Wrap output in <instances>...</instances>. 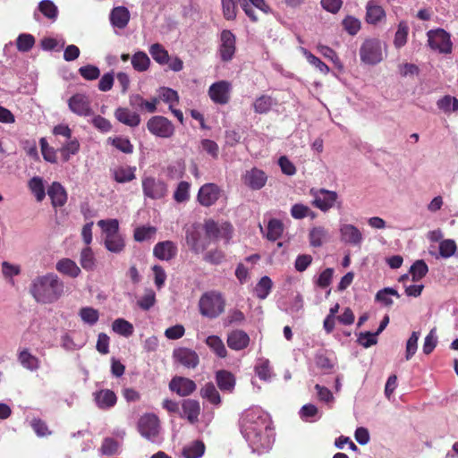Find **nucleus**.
<instances>
[{
    "label": "nucleus",
    "instance_id": "1",
    "mask_svg": "<svg viewBox=\"0 0 458 458\" xmlns=\"http://www.w3.org/2000/svg\"><path fill=\"white\" fill-rule=\"evenodd\" d=\"M30 293L37 302L51 304L64 293V283L55 273L36 276L30 286Z\"/></svg>",
    "mask_w": 458,
    "mask_h": 458
},
{
    "label": "nucleus",
    "instance_id": "2",
    "mask_svg": "<svg viewBox=\"0 0 458 458\" xmlns=\"http://www.w3.org/2000/svg\"><path fill=\"white\" fill-rule=\"evenodd\" d=\"M241 431L250 442L255 443L267 428V418L259 408L246 410L241 418Z\"/></svg>",
    "mask_w": 458,
    "mask_h": 458
},
{
    "label": "nucleus",
    "instance_id": "3",
    "mask_svg": "<svg viewBox=\"0 0 458 458\" xmlns=\"http://www.w3.org/2000/svg\"><path fill=\"white\" fill-rule=\"evenodd\" d=\"M199 308L202 316L216 318L225 311V300L219 292H206L199 301Z\"/></svg>",
    "mask_w": 458,
    "mask_h": 458
},
{
    "label": "nucleus",
    "instance_id": "4",
    "mask_svg": "<svg viewBox=\"0 0 458 458\" xmlns=\"http://www.w3.org/2000/svg\"><path fill=\"white\" fill-rule=\"evenodd\" d=\"M360 60L367 64H377L383 59L382 47L376 38L366 39L360 48Z\"/></svg>",
    "mask_w": 458,
    "mask_h": 458
},
{
    "label": "nucleus",
    "instance_id": "5",
    "mask_svg": "<svg viewBox=\"0 0 458 458\" xmlns=\"http://www.w3.org/2000/svg\"><path fill=\"white\" fill-rule=\"evenodd\" d=\"M205 231V240L211 242H216L219 239H225L226 242L232 237V226L229 224H225L219 226L216 222L212 219L206 220L203 225Z\"/></svg>",
    "mask_w": 458,
    "mask_h": 458
},
{
    "label": "nucleus",
    "instance_id": "6",
    "mask_svg": "<svg viewBox=\"0 0 458 458\" xmlns=\"http://www.w3.org/2000/svg\"><path fill=\"white\" fill-rule=\"evenodd\" d=\"M148 131L159 138H171L174 134V126L166 117L162 115L152 116L147 122Z\"/></svg>",
    "mask_w": 458,
    "mask_h": 458
},
{
    "label": "nucleus",
    "instance_id": "7",
    "mask_svg": "<svg viewBox=\"0 0 458 458\" xmlns=\"http://www.w3.org/2000/svg\"><path fill=\"white\" fill-rule=\"evenodd\" d=\"M70 111L79 116H90L93 114L89 97L83 93H76L68 99Z\"/></svg>",
    "mask_w": 458,
    "mask_h": 458
},
{
    "label": "nucleus",
    "instance_id": "8",
    "mask_svg": "<svg viewBox=\"0 0 458 458\" xmlns=\"http://www.w3.org/2000/svg\"><path fill=\"white\" fill-rule=\"evenodd\" d=\"M428 45L440 53L448 54L452 51V42L450 35L443 29L429 30L428 32Z\"/></svg>",
    "mask_w": 458,
    "mask_h": 458
},
{
    "label": "nucleus",
    "instance_id": "9",
    "mask_svg": "<svg viewBox=\"0 0 458 458\" xmlns=\"http://www.w3.org/2000/svg\"><path fill=\"white\" fill-rule=\"evenodd\" d=\"M200 228L201 225L199 224H193L186 229V242L195 253L202 252L209 246V242H207L205 238H201Z\"/></svg>",
    "mask_w": 458,
    "mask_h": 458
},
{
    "label": "nucleus",
    "instance_id": "10",
    "mask_svg": "<svg viewBox=\"0 0 458 458\" xmlns=\"http://www.w3.org/2000/svg\"><path fill=\"white\" fill-rule=\"evenodd\" d=\"M236 50V38L229 30H224L220 34V45L218 48L220 58L223 62L233 59Z\"/></svg>",
    "mask_w": 458,
    "mask_h": 458
},
{
    "label": "nucleus",
    "instance_id": "11",
    "mask_svg": "<svg viewBox=\"0 0 458 458\" xmlns=\"http://www.w3.org/2000/svg\"><path fill=\"white\" fill-rule=\"evenodd\" d=\"M142 190L146 197L158 199L166 195L167 186L162 180L154 177H145L142 179Z\"/></svg>",
    "mask_w": 458,
    "mask_h": 458
},
{
    "label": "nucleus",
    "instance_id": "12",
    "mask_svg": "<svg viewBox=\"0 0 458 458\" xmlns=\"http://www.w3.org/2000/svg\"><path fill=\"white\" fill-rule=\"evenodd\" d=\"M140 435L149 440H154L159 433V420L155 414H145L138 422Z\"/></svg>",
    "mask_w": 458,
    "mask_h": 458
},
{
    "label": "nucleus",
    "instance_id": "13",
    "mask_svg": "<svg viewBox=\"0 0 458 458\" xmlns=\"http://www.w3.org/2000/svg\"><path fill=\"white\" fill-rule=\"evenodd\" d=\"M232 85L227 81H219L213 83L208 89L210 99L218 105H226L230 101Z\"/></svg>",
    "mask_w": 458,
    "mask_h": 458
},
{
    "label": "nucleus",
    "instance_id": "14",
    "mask_svg": "<svg viewBox=\"0 0 458 458\" xmlns=\"http://www.w3.org/2000/svg\"><path fill=\"white\" fill-rule=\"evenodd\" d=\"M173 359L174 362L187 369H195L199 364V354L194 350L187 347L175 348L173 351Z\"/></svg>",
    "mask_w": 458,
    "mask_h": 458
},
{
    "label": "nucleus",
    "instance_id": "15",
    "mask_svg": "<svg viewBox=\"0 0 458 458\" xmlns=\"http://www.w3.org/2000/svg\"><path fill=\"white\" fill-rule=\"evenodd\" d=\"M341 205L342 201L339 199V195L336 191L324 188L317 190V208L323 212H327L335 207L340 208Z\"/></svg>",
    "mask_w": 458,
    "mask_h": 458
},
{
    "label": "nucleus",
    "instance_id": "16",
    "mask_svg": "<svg viewBox=\"0 0 458 458\" xmlns=\"http://www.w3.org/2000/svg\"><path fill=\"white\" fill-rule=\"evenodd\" d=\"M221 196V190L216 183L203 184L198 192L197 200L203 207L214 205Z\"/></svg>",
    "mask_w": 458,
    "mask_h": 458
},
{
    "label": "nucleus",
    "instance_id": "17",
    "mask_svg": "<svg viewBox=\"0 0 458 458\" xmlns=\"http://www.w3.org/2000/svg\"><path fill=\"white\" fill-rule=\"evenodd\" d=\"M169 388L179 396L185 397L196 391L197 385L188 377L176 376L170 381Z\"/></svg>",
    "mask_w": 458,
    "mask_h": 458
},
{
    "label": "nucleus",
    "instance_id": "18",
    "mask_svg": "<svg viewBox=\"0 0 458 458\" xmlns=\"http://www.w3.org/2000/svg\"><path fill=\"white\" fill-rule=\"evenodd\" d=\"M267 176L266 173L257 167H253L250 170L246 171L242 176L243 183L250 188L251 190H260L266 185Z\"/></svg>",
    "mask_w": 458,
    "mask_h": 458
},
{
    "label": "nucleus",
    "instance_id": "19",
    "mask_svg": "<svg viewBox=\"0 0 458 458\" xmlns=\"http://www.w3.org/2000/svg\"><path fill=\"white\" fill-rule=\"evenodd\" d=\"M177 246L172 241L159 242L153 248V255L160 260L169 261L177 255Z\"/></svg>",
    "mask_w": 458,
    "mask_h": 458
},
{
    "label": "nucleus",
    "instance_id": "20",
    "mask_svg": "<svg viewBox=\"0 0 458 458\" xmlns=\"http://www.w3.org/2000/svg\"><path fill=\"white\" fill-rule=\"evenodd\" d=\"M250 341V336L245 331L236 329L228 334L226 342L230 349L242 351L249 346Z\"/></svg>",
    "mask_w": 458,
    "mask_h": 458
},
{
    "label": "nucleus",
    "instance_id": "21",
    "mask_svg": "<svg viewBox=\"0 0 458 458\" xmlns=\"http://www.w3.org/2000/svg\"><path fill=\"white\" fill-rule=\"evenodd\" d=\"M182 412L181 413V417L187 419L191 424H194L199 420L200 414V404L199 401L184 399L182 402Z\"/></svg>",
    "mask_w": 458,
    "mask_h": 458
},
{
    "label": "nucleus",
    "instance_id": "22",
    "mask_svg": "<svg viewBox=\"0 0 458 458\" xmlns=\"http://www.w3.org/2000/svg\"><path fill=\"white\" fill-rule=\"evenodd\" d=\"M114 117L121 123L131 128L139 126L141 121L140 114L136 112H132L128 107L116 108Z\"/></svg>",
    "mask_w": 458,
    "mask_h": 458
},
{
    "label": "nucleus",
    "instance_id": "23",
    "mask_svg": "<svg viewBox=\"0 0 458 458\" xmlns=\"http://www.w3.org/2000/svg\"><path fill=\"white\" fill-rule=\"evenodd\" d=\"M342 241L353 246L360 245L363 240L360 231L351 224H344L340 227Z\"/></svg>",
    "mask_w": 458,
    "mask_h": 458
},
{
    "label": "nucleus",
    "instance_id": "24",
    "mask_svg": "<svg viewBox=\"0 0 458 458\" xmlns=\"http://www.w3.org/2000/svg\"><path fill=\"white\" fill-rule=\"evenodd\" d=\"M47 194L55 208H61L64 206L67 201V192L64 186L58 182H52L48 187Z\"/></svg>",
    "mask_w": 458,
    "mask_h": 458
},
{
    "label": "nucleus",
    "instance_id": "25",
    "mask_svg": "<svg viewBox=\"0 0 458 458\" xmlns=\"http://www.w3.org/2000/svg\"><path fill=\"white\" fill-rule=\"evenodd\" d=\"M55 269L60 274L72 278L78 277L81 273V270L76 262L68 258L59 259L55 264Z\"/></svg>",
    "mask_w": 458,
    "mask_h": 458
},
{
    "label": "nucleus",
    "instance_id": "26",
    "mask_svg": "<svg viewBox=\"0 0 458 458\" xmlns=\"http://www.w3.org/2000/svg\"><path fill=\"white\" fill-rule=\"evenodd\" d=\"M17 360L24 369L30 371H36L40 368L39 359L27 348L19 351Z\"/></svg>",
    "mask_w": 458,
    "mask_h": 458
},
{
    "label": "nucleus",
    "instance_id": "27",
    "mask_svg": "<svg viewBox=\"0 0 458 458\" xmlns=\"http://www.w3.org/2000/svg\"><path fill=\"white\" fill-rule=\"evenodd\" d=\"M130 12L124 6L114 7L110 13V21L114 27L124 29L130 21Z\"/></svg>",
    "mask_w": 458,
    "mask_h": 458
},
{
    "label": "nucleus",
    "instance_id": "28",
    "mask_svg": "<svg viewBox=\"0 0 458 458\" xmlns=\"http://www.w3.org/2000/svg\"><path fill=\"white\" fill-rule=\"evenodd\" d=\"M365 19L369 24L377 25L386 19V12L382 6L369 1L366 5Z\"/></svg>",
    "mask_w": 458,
    "mask_h": 458
},
{
    "label": "nucleus",
    "instance_id": "29",
    "mask_svg": "<svg viewBox=\"0 0 458 458\" xmlns=\"http://www.w3.org/2000/svg\"><path fill=\"white\" fill-rule=\"evenodd\" d=\"M95 402L98 408L105 410L114 407L117 397L114 391L103 389L95 393Z\"/></svg>",
    "mask_w": 458,
    "mask_h": 458
},
{
    "label": "nucleus",
    "instance_id": "30",
    "mask_svg": "<svg viewBox=\"0 0 458 458\" xmlns=\"http://www.w3.org/2000/svg\"><path fill=\"white\" fill-rule=\"evenodd\" d=\"M216 381L221 391L232 393L234 389L235 377L227 370H218L216 373Z\"/></svg>",
    "mask_w": 458,
    "mask_h": 458
},
{
    "label": "nucleus",
    "instance_id": "31",
    "mask_svg": "<svg viewBox=\"0 0 458 458\" xmlns=\"http://www.w3.org/2000/svg\"><path fill=\"white\" fill-rule=\"evenodd\" d=\"M136 167L130 165H120L112 170L114 180L118 183H125L136 178Z\"/></svg>",
    "mask_w": 458,
    "mask_h": 458
},
{
    "label": "nucleus",
    "instance_id": "32",
    "mask_svg": "<svg viewBox=\"0 0 458 458\" xmlns=\"http://www.w3.org/2000/svg\"><path fill=\"white\" fill-rule=\"evenodd\" d=\"M199 394L203 399H207L213 405L217 406L221 403L220 394L212 382L205 384Z\"/></svg>",
    "mask_w": 458,
    "mask_h": 458
},
{
    "label": "nucleus",
    "instance_id": "33",
    "mask_svg": "<svg viewBox=\"0 0 458 458\" xmlns=\"http://www.w3.org/2000/svg\"><path fill=\"white\" fill-rule=\"evenodd\" d=\"M104 244L106 250L113 253H121L125 248L124 238L120 233L104 238Z\"/></svg>",
    "mask_w": 458,
    "mask_h": 458
},
{
    "label": "nucleus",
    "instance_id": "34",
    "mask_svg": "<svg viewBox=\"0 0 458 458\" xmlns=\"http://www.w3.org/2000/svg\"><path fill=\"white\" fill-rule=\"evenodd\" d=\"M28 187L32 194L35 196L37 201L41 202L46 197L45 186L43 179L39 176L32 177L29 182Z\"/></svg>",
    "mask_w": 458,
    "mask_h": 458
},
{
    "label": "nucleus",
    "instance_id": "35",
    "mask_svg": "<svg viewBox=\"0 0 458 458\" xmlns=\"http://www.w3.org/2000/svg\"><path fill=\"white\" fill-rule=\"evenodd\" d=\"M273 287V282L269 276H264L260 278L254 288V293L257 298L264 300L270 293Z\"/></svg>",
    "mask_w": 458,
    "mask_h": 458
},
{
    "label": "nucleus",
    "instance_id": "36",
    "mask_svg": "<svg viewBox=\"0 0 458 458\" xmlns=\"http://www.w3.org/2000/svg\"><path fill=\"white\" fill-rule=\"evenodd\" d=\"M205 452V445L202 441L196 440L182 449V455L185 458H199Z\"/></svg>",
    "mask_w": 458,
    "mask_h": 458
},
{
    "label": "nucleus",
    "instance_id": "37",
    "mask_svg": "<svg viewBox=\"0 0 458 458\" xmlns=\"http://www.w3.org/2000/svg\"><path fill=\"white\" fill-rule=\"evenodd\" d=\"M205 343L219 358L226 357L227 351L219 336L209 335L206 338Z\"/></svg>",
    "mask_w": 458,
    "mask_h": 458
},
{
    "label": "nucleus",
    "instance_id": "38",
    "mask_svg": "<svg viewBox=\"0 0 458 458\" xmlns=\"http://www.w3.org/2000/svg\"><path fill=\"white\" fill-rule=\"evenodd\" d=\"M80 264L83 269L92 271L96 267V259L90 247H85L81 250L80 255Z\"/></svg>",
    "mask_w": 458,
    "mask_h": 458
},
{
    "label": "nucleus",
    "instance_id": "39",
    "mask_svg": "<svg viewBox=\"0 0 458 458\" xmlns=\"http://www.w3.org/2000/svg\"><path fill=\"white\" fill-rule=\"evenodd\" d=\"M149 54L151 55L152 58L159 64H166L169 62L168 52L159 43L151 45L149 47Z\"/></svg>",
    "mask_w": 458,
    "mask_h": 458
},
{
    "label": "nucleus",
    "instance_id": "40",
    "mask_svg": "<svg viewBox=\"0 0 458 458\" xmlns=\"http://www.w3.org/2000/svg\"><path fill=\"white\" fill-rule=\"evenodd\" d=\"M120 443L113 437L103 439L99 452L106 456H113L119 453Z\"/></svg>",
    "mask_w": 458,
    "mask_h": 458
},
{
    "label": "nucleus",
    "instance_id": "41",
    "mask_svg": "<svg viewBox=\"0 0 458 458\" xmlns=\"http://www.w3.org/2000/svg\"><path fill=\"white\" fill-rule=\"evenodd\" d=\"M150 60L145 52L139 51L131 57V65L137 72H145L148 69Z\"/></svg>",
    "mask_w": 458,
    "mask_h": 458
},
{
    "label": "nucleus",
    "instance_id": "42",
    "mask_svg": "<svg viewBox=\"0 0 458 458\" xmlns=\"http://www.w3.org/2000/svg\"><path fill=\"white\" fill-rule=\"evenodd\" d=\"M112 329L125 337H129L133 334V326L124 318H117L112 324Z\"/></svg>",
    "mask_w": 458,
    "mask_h": 458
},
{
    "label": "nucleus",
    "instance_id": "43",
    "mask_svg": "<svg viewBox=\"0 0 458 458\" xmlns=\"http://www.w3.org/2000/svg\"><path fill=\"white\" fill-rule=\"evenodd\" d=\"M284 231V225L278 219H271L267 225V238L271 242L279 239Z\"/></svg>",
    "mask_w": 458,
    "mask_h": 458
},
{
    "label": "nucleus",
    "instance_id": "44",
    "mask_svg": "<svg viewBox=\"0 0 458 458\" xmlns=\"http://www.w3.org/2000/svg\"><path fill=\"white\" fill-rule=\"evenodd\" d=\"M39 12L47 19L55 21L58 16L56 5L50 0H42L38 4Z\"/></svg>",
    "mask_w": 458,
    "mask_h": 458
},
{
    "label": "nucleus",
    "instance_id": "45",
    "mask_svg": "<svg viewBox=\"0 0 458 458\" xmlns=\"http://www.w3.org/2000/svg\"><path fill=\"white\" fill-rule=\"evenodd\" d=\"M98 225L102 228L105 238L119 234V223L117 219L99 220Z\"/></svg>",
    "mask_w": 458,
    "mask_h": 458
},
{
    "label": "nucleus",
    "instance_id": "46",
    "mask_svg": "<svg viewBox=\"0 0 458 458\" xmlns=\"http://www.w3.org/2000/svg\"><path fill=\"white\" fill-rule=\"evenodd\" d=\"M428 272V265L422 259L416 260L410 267V273L411 274L413 282L422 279Z\"/></svg>",
    "mask_w": 458,
    "mask_h": 458
},
{
    "label": "nucleus",
    "instance_id": "47",
    "mask_svg": "<svg viewBox=\"0 0 458 458\" xmlns=\"http://www.w3.org/2000/svg\"><path fill=\"white\" fill-rule=\"evenodd\" d=\"M390 296H395L397 298L400 297V294L396 290L391 287H386L382 290H379L376 294V301L381 302L385 306H391L393 304V300Z\"/></svg>",
    "mask_w": 458,
    "mask_h": 458
},
{
    "label": "nucleus",
    "instance_id": "48",
    "mask_svg": "<svg viewBox=\"0 0 458 458\" xmlns=\"http://www.w3.org/2000/svg\"><path fill=\"white\" fill-rule=\"evenodd\" d=\"M409 27L405 21H400L397 31L394 35V45L396 48H401L407 42Z\"/></svg>",
    "mask_w": 458,
    "mask_h": 458
},
{
    "label": "nucleus",
    "instance_id": "49",
    "mask_svg": "<svg viewBox=\"0 0 458 458\" xmlns=\"http://www.w3.org/2000/svg\"><path fill=\"white\" fill-rule=\"evenodd\" d=\"M35 45V38L31 34H20L16 39V47L20 52H28Z\"/></svg>",
    "mask_w": 458,
    "mask_h": 458
},
{
    "label": "nucleus",
    "instance_id": "50",
    "mask_svg": "<svg viewBox=\"0 0 458 458\" xmlns=\"http://www.w3.org/2000/svg\"><path fill=\"white\" fill-rule=\"evenodd\" d=\"M156 293L150 289H145L143 296L137 301L138 306L143 310H150L156 304Z\"/></svg>",
    "mask_w": 458,
    "mask_h": 458
},
{
    "label": "nucleus",
    "instance_id": "51",
    "mask_svg": "<svg viewBox=\"0 0 458 458\" xmlns=\"http://www.w3.org/2000/svg\"><path fill=\"white\" fill-rule=\"evenodd\" d=\"M191 184L188 182L182 181L178 183L177 188L174 193V199L178 203H182L190 199Z\"/></svg>",
    "mask_w": 458,
    "mask_h": 458
},
{
    "label": "nucleus",
    "instance_id": "52",
    "mask_svg": "<svg viewBox=\"0 0 458 458\" xmlns=\"http://www.w3.org/2000/svg\"><path fill=\"white\" fill-rule=\"evenodd\" d=\"M273 106V98L267 95H262L258 98L254 104V111L258 114H266L267 113Z\"/></svg>",
    "mask_w": 458,
    "mask_h": 458
},
{
    "label": "nucleus",
    "instance_id": "53",
    "mask_svg": "<svg viewBox=\"0 0 458 458\" xmlns=\"http://www.w3.org/2000/svg\"><path fill=\"white\" fill-rule=\"evenodd\" d=\"M344 30L350 35H356L360 30V21L354 16L348 15L342 21Z\"/></svg>",
    "mask_w": 458,
    "mask_h": 458
},
{
    "label": "nucleus",
    "instance_id": "54",
    "mask_svg": "<svg viewBox=\"0 0 458 458\" xmlns=\"http://www.w3.org/2000/svg\"><path fill=\"white\" fill-rule=\"evenodd\" d=\"M457 250L456 243L454 240H443L439 243V255L444 259H448L455 254Z\"/></svg>",
    "mask_w": 458,
    "mask_h": 458
},
{
    "label": "nucleus",
    "instance_id": "55",
    "mask_svg": "<svg viewBox=\"0 0 458 458\" xmlns=\"http://www.w3.org/2000/svg\"><path fill=\"white\" fill-rule=\"evenodd\" d=\"M156 232L154 226H140L134 230L133 237L136 242H141L152 238Z\"/></svg>",
    "mask_w": 458,
    "mask_h": 458
},
{
    "label": "nucleus",
    "instance_id": "56",
    "mask_svg": "<svg viewBox=\"0 0 458 458\" xmlns=\"http://www.w3.org/2000/svg\"><path fill=\"white\" fill-rule=\"evenodd\" d=\"M109 140H111V143L114 148L123 153L131 154L133 152V145L131 143L129 139L117 136L113 139L109 138Z\"/></svg>",
    "mask_w": 458,
    "mask_h": 458
},
{
    "label": "nucleus",
    "instance_id": "57",
    "mask_svg": "<svg viewBox=\"0 0 458 458\" xmlns=\"http://www.w3.org/2000/svg\"><path fill=\"white\" fill-rule=\"evenodd\" d=\"M80 317L83 322L92 326L98 322L99 314L98 310L85 307L81 309Z\"/></svg>",
    "mask_w": 458,
    "mask_h": 458
},
{
    "label": "nucleus",
    "instance_id": "58",
    "mask_svg": "<svg viewBox=\"0 0 458 458\" xmlns=\"http://www.w3.org/2000/svg\"><path fill=\"white\" fill-rule=\"evenodd\" d=\"M420 338V332H412L411 336L406 342V351H405V359L407 360H411L412 356L416 353L418 349V341Z\"/></svg>",
    "mask_w": 458,
    "mask_h": 458
},
{
    "label": "nucleus",
    "instance_id": "59",
    "mask_svg": "<svg viewBox=\"0 0 458 458\" xmlns=\"http://www.w3.org/2000/svg\"><path fill=\"white\" fill-rule=\"evenodd\" d=\"M80 150V143L78 140L73 139L67 142L62 148L61 154L64 161H68L71 155H75Z\"/></svg>",
    "mask_w": 458,
    "mask_h": 458
},
{
    "label": "nucleus",
    "instance_id": "60",
    "mask_svg": "<svg viewBox=\"0 0 458 458\" xmlns=\"http://www.w3.org/2000/svg\"><path fill=\"white\" fill-rule=\"evenodd\" d=\"M223 15L227 21H233L236 18V1L221 0Z\"/></svg>",
    "mask_w": 458,
    "mask_h": 458
},
{
    "label": "nucleus",
    "instance_id": "61",
    "mask_svg": "<svg viewBox=\"0 0 458 458\" xmlns=\"http://www.w3.org/2000/svg\"><path fill=\"white\" fill-rule=\"evenodd\" d=\"M160 98L169 104V109H172L174 104L179 103V96L177 91L170 88H162L160 93Z\"/></svg>",
    "mask_w": 458,
    "mask_h": 458
},
{
    "label": "nucleus",
    "instance_id": "62",
    "mask_svg": "<svg viewBox=\"0 0 458 458\" xmlns=\"http://www.w3.org/2000/svg\"><path fill=\"white\" fill-rule=\"evenodd\" d=\"M437 344V336L436 334V328H433L430 330V332L427 335V336L424 339V344L422 347L423 352L426 355L430 354L436 348Z\"/></svg>",
    "mask_w": 458,
    "mask_h": 458
},
{
    "label": "nucleus",
    "instance_id": "63",
    "mask_svg": "<svg viewBox=\"0 0 458 458\" xmlns=\"http://www.w3.org/2000/svg\"><path fill=\"white\" fill-rule=\"evenodd\" d=\"M79 73L83 77L85 80L88 81H93L99 77L100 71L99 69L92 64H88L85 66H81L79 69Z\"/></svg>",
    "mask_w": 458,
    "mask_h": 458
},
{
    "label": "nucleus",
    "instance_id": "64",
    "mask_svg": "<svg viewBox=\"0 0 458 458\" xmlns=\"http://www.w3.org/2000/svg\"><path fill=\"white\" fill-rule=\"evenodd\" d=\"M152 271L154 274V283L158 290H160L165 283L166 280V273L165 269L159 265H154L152 267Z\"/></svg>",
    "mask_w": 458,
    "mask_h": 458
}]
</instances>
